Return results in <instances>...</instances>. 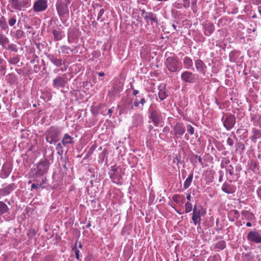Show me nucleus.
Wrapping results in <instances>:
<instances>
[{"label":"nucleus","mask_w":261,"mask_h":261,"mask_svg":"<svg viewBox=\"0 0 261 261\" xmlns=\"http://www.w3.org/2000/svg\"><path fill=\"white\" fill-rule=\"evenodd\" d=\"M73 249L75 250V257L77 259V260H79L80 259V251L79 250H78L77 248H74Z\"/></svg>","instance_id":"49530a36"},{"label":"nucleus","mask_w":261,"mask_h":261,"mask_svg":"<svg viewBox=\"0 0 261 261\" xmlns=\"http://www.w3.org/2000/svg\"><path fill=\"white\" fill-rule=\"evenodd\" d=\"M222 190L227 194H232L235 191V187L232 185L224 182L221 188Z\"/></svg>","instance_id":"6ab92c4d"},{"label":"nucleus","mask_w":261,"mask_h":261,"mask_svg":"<svg viewBox=\"0 0 261 261\" xmlns=\"http://www.w3.org/2000/svg\"><path fill=\"white\" fill-rule=\"evenodd\" d=\"M16 188L14 184H11L4 188L0 189V199L9 195Z\"/></svg>","instance_id":"ddd939ff"},{"label":"nucleus","mask_w":261,"mask_h":261,"mask_svg":"<svg viewBox=\"0 0 261 261\" xmlns=\"http://www.w3.org/2000/svg\"><path fill=\"white\" fill-rule=\"evenodd\" d=\"M185 138L186 140H188L190 139L189 136L187 134H186L185 135Z\"/></svg>","instance_id":"e2e57ef3"},{"label":"nucleus","mask_w":261,"mask_h":261,"mask_svg":"<svg viewBox=\"0 0 261 261\" xmlns=\"http://www.w3.org/2000/svg\"><path fill=\"white\" fill-rule=\"evenodd\" d=\"M195 66L198 72L202 74L205 73L206 66L201 60H196L195 61Z\"/></svg>","instance_id":"2eb2a0df"},{"label":"nucleus","mask_w":261,"mask_h":261,"mask_svg":"<svg viewBox=\"0 0 261 261\" xmlns=\"http://www.w3.org/2000/svg\"><path fill=\"white\" fill-rule=\"evenodd\" d=\"M47 7L46 0H37L33 6V10L36 12H41L45 10Z\"/></svg>","instance_id":"9b49d317"},{"label":"nucleus","mask_w":261,"mask_h":261,"mask_svg":"<svg viewBox=\"0 0 261 261\" xmlns=\"http://www.w3.org/2000/svg\"><path fill=\"white\" fill-rule=\"evenodd\" d=\"M98 74L100 76H103L105 75V73L103 72H99Z\"/></svg>","instance_id":"338daca9"},{"label":"nucleus","mask_w":261,"mask_h":261,"mask_svg":"<svg viewBox=\"0 0 261 261\" xmlns=\"http://www.w3.org/2000/svg\"><path fill=\"white\" fill-rule=\"evenodd\" d=\"M110 178L114 182H117L120 178V175L118 172V168L115 166L111 167V170L109 172Z\"/></svg>","instance_id":"f8f14e48"},{"label":"nucleus","mask_w":261,"mask_h":261,"mask_svg":"<svg viewBox=\"0 0 261 261\" xmlns=\"http://www.w3.org/2000/svg\"><path fill=\"white\" fill-rule=\"evenodd\" d=\"M183 2L184 4H182V5L185 8H188L190 7V0H184Z\"/></svg>","instance_id":"a18cd8bd"},{"label":"nucleus","mask_w":261,"mask_h":261,"mask_svg":"<svg viewBox=\"0 0 261 261\" xmlns=\"http://www.w3.org/2000/svg\"><path fill=\"white\" fill-rule=\"evenodd\" d=\"M140 97H141V95H138V96H136L134 102H139L140 100V99H139V98H140Z\"/></svg>","instance_id":"4d7b16f0"},{"label":"nucleus","mask_w":261,"mask_h":261,"mask_svg":"<svg viewBox=\"0 0 261 261\" xmlns=\"http://www.w3.org/2000/svg\"><path fill=\"white\" fill-rule=\"evenodd\" d=\"M131 89L133 90V94L134 95L136 96L139 93V91L138 90L134 89L133 86H131Z\"/></svg>","instance_id":"864d4df0"},{"label":"nucleus","mask_w":261,"mask_h":261,"mask_svg":"<svg viewBox=\"0 0 261 261\" xmlns=\"http://www.w3.org/2000/svg\"><path fill=\"white\" fill-rule=\"evenodd\" d=\"M258 139L257 137H254V135L251 137V140L255 142L256 139Z\"/></svg>","instance_id":"052dcab7"},{"label":"nucleus","mask_w":261,"mask_h":261,"mask_svg":"<svg viewBox=\"0 0 261 261\" xmlns=\"http://www.w3.org/2000/svg\"><path fill=\"white\" fill-rule=\"evenodd\" d=\"M66 81L61 76H57L53 80V86L56 88L63 87L65 86Z\"/></svg>","instance_id":"dca6fc26"},{"label":"nucleus","mask_w":261,"mask_h":261,"mask_svg":"<svg viewBox=\"0 0 261 261\" xmlns=\"http://www.w3.org/2000/svg\"><path fill=\"white\" fill-rule=\"evenodd\" d=\"M197 76V74L186 70L181 74V79L186 83H194L196 82Z\"/></svg>","instance_id":"6e6552de"},{"label":"nucleus","mask_w":261,"mask_h":261,"mask_svg":"<svg viewBox=\"0 0 261 261\" xmlns=\"http://www.w3.org/2000/svg\"><path fill=\"white\" fill-rule=\"evenodd\" d=\"M165 64L167 69L171 72H175L179 67L178 59L174 57H168L166 58Z\"/></svg>","instance_id":"20e7f679"},{"label":"nucleus","mask_w":261,"mask_h":261,"mask_svg":"<svg viewBox=\"0 0 261 261\" xmlns=\"http://www.w3.org/2000/svg\"><path fill=\"white\" fill-rule=\"evenodd\" d=\"M191 194H188V195L187 196V199L188 200H189V201H190V200H191Z\"/></svg>","instance_id":"69168bd1"},{"label":"nucleus","mask_w":261,"mask_h":261,"mask_svg":"<svg viewBox=\"0 0 261 261\" xmlns=\"http://www.w3.org/2000/svg\"><path fill=\"white\" fill-rule=\"evenodd\" d=\"M135 116L139 119H141L142 118L141 115L140 114H137L135 115Z\"/></svg>","instance_id":"680f3d73"},{"label":"nucleus","mask_w":261,"mask_h":261,"mask_svg":"<svg viewBox=\"0 0 261 261\" xmlns=\"http://www.w3.org/2000/svg\"><path fill=\"white\" fill-rule=\"evenodd\" d=\"M253 134L254 135V137H257V138H261V130L257 129H254L253 130Z\"/></svg>","instance_id":"a19ab883"},{"label":"nucleus","mask_w":261,"mask_h":261,"mask_svg":"<svg viewBox=\"0 0 261 261\" xmlns=\"http://www.w3.org/2000/svg\"><path fill=\"white\" fill-rule=\"evenodd\" d=\"M143 18L145 21L147 23L149 22V20L153 21L156 24H158V23L156 15L153 12H148V14H146V15L143 16Z\"/></svg>","instance_id":"a211bd4d"},{"label":"nucleus","mask_w":261,"mask_h":261,"mask_svg":"<svg viewBox=\"0 0 261 261\" xmlns=\"http://www.w3.org/2000/svg\"><path fill=\"white\" fill-rule=\"evenodd\" d=\"M196 158H198V162L201 164H202V159L200 156H198V155H196Z\"/></svg>","instance_id":"bf43d9fd"},{"label":"nucleus","mask_w":261,"mask_h":261,"mask_svg":"<svg viewBox=\"0 0 261 261\" xmlns=\"http://www.w3.org/2000/svg\"><path fill=\"white\" fill-rule=\"evenodd\" d=\"M41 187H42V184H33L31 186V189L32 190L33 189H37V188H41Z\"/></svg>","instance_id":"09e8293b"},{"label":"nucleus","mask_w":261,"mask_h":261,"mask_svg":"<svg viewBox=\"0 0 261 261\" xmlns=\"http://www.w3.org/2000/svg\"><path fill=\"white\" fill-rule=\"evenodd\" d=\"M186 131V127L182 123H176L173 127L174 134L176 136H182Z\"/></svg>","instance_id":"4468645a"},{"label":"nucleus","mask_w":261,"mask_h":261,"mask_svg":"<svg viewBox=\"0 0 261 261\" xmlns=\"http://www.w3.org/2000/svg\"><path fill=\"white\" fill-rule=\"evenodd\" d=\"M9 3L12 8L18 11H24L31 5V0H9Z\"/></svg>","instance_id":"f03ea898"},{"label":"nucleus","mask_w":261,"mask_h":261,"mask_svg":"<svg viewBox=\"0 0 261 261\" xmlns=\"http://www.w3.org/2000/svg\"><path fill=\"white\" fill-rule=\"evenodd\" d=\"M258 10L259 14L261 15V6H259L258 7Z\"/></svg>","instance_id":"774afa93"},{"label":"nucleus","mask_w":261,"mask_h":261,"mask_svg":"<svg viewBox=\"0 0 261 261\" xmlns=\"http://www.w3.org/2000/svg\"><path fill=\"white\" fill-rule=\"evenodd\" d=\"M8 49L15 53H17L18 51L17 45L13 43H11L8 45Z\"/></svg>","instance_id":"4c0bfd02"},{"label":"nucleus","mask_w":261,"mask_h":261,"mask_svg":"<svg viewBox=\"0 0 261 261\" xmlns=\"http://www.w3.org/2000/svg\"><path fill=\"white\" fill-rule=\"evenodd\" d=\"M53 34L54 37V39L56 41L60 40L62 38V34L59 30H54Z\"/></svg>","instance_id":"c756f323"},{"label":"nucleus","mask_w":261,"mask_h":261,"mask_svg":"<svg viewBox=\"0 0 261 261\" xmlns=\"http://www.w3.org/2000/svg\"><path fill=\"white\" fill-rule=\"evenodd\" d=\"M140 11L142 12V15L143 17L144 15H146V14L148 13V12H146L144 9L141 10Z\"/></svg>","instance_id":"6e6d98bb"},{"label":"nucleus","mask_w":261,"mask_h":261,"mask_svg":"<svg viewBox=\"0 0 261 261\" xmlns=\"http://www.w3.org/2000/svg\"><path fill=\"white\" fill-rule=\"evenodd\" d=\"M47 58L53 64L57 67H60L62 65V60L57 59L53 54H48Z\"/></svg>","instance_id":"aec40b11"},{"label":"nucleus","mask_w":261,"mask_h":261,"mask_svg":"<svg viewBox=\"0 0 261 261\" xmlns=\"http://www.w3.org/2000/svg\"><path fill=\"white\" fill-rule=\"evenodd\" d=\"M105 13V10L104 9H101L99 12H98V16H97V20H99L100 18H101V17L102 16V15L104 14Z\"/></svg>","instance_id":"c03bdc74"},{"label":"nucleus","mask_w":261,"mask_h":261,"mask_svg":"<svg viewBox=\"0 0 261 261\" xmlns=\"http://www.w3.org/2000/svg\"><path fill=\"white\" fill-rule=\"evenodd\" d=\"M193 210L192 208V204L190 202H187L185 203V213H189Z\"/></svg>","instance_id":"e433bc0d"},{"label":"nucleus","mask_w":261,"mask_h":261,"mask_svg":"<svg viewBox=\"0 0 261 261\" xmlns=\"http://www.w3.org/2000/svg\"><path fill=\"white\" fill-rule=\"evenodd\" d=\"M0 28L4 31H8L9 30L7 19L4 16H1L0 17Z\"/></svg>","instance_id":"393cba45"},{"label":"nucleus","mask_w":261,"mask_h":261,"mask_svg":"<svg viewBox=\"0 0 261 261\" xmlns=\"http://www.w3.org/2000/svg\"><path fill=\"white\" fill-rule=\"evenodd\" d=\"M241 215L243 217V219L251 221L255 220V217L254 215L247 211H243L241 212Z\"/></svg>","instance_id":"5701e85b"},{"label":"nucleus","mask_w":261,"mask_h":261,"mask_svg":"<svg viewBox=\"0 0 261 261\" xmlns=\"http://www.w3.org/2000/svg\"><path fill=\"white\" fill-rule=\"evenodd\" d=\"M196 2H197V0H192V2H191V4H192V9H194L196 6Z\"/></svg>","instance_id":"603ef678"},{"label":"nucleus","mask_w":261,"mask_h":261,"mask_svg":"<svg viewBox=\"0 0 261 261\" xmlns=\"http://www.w3.org/2000/svg\"><path fill=\"white\" fill-rule=\"evenodd\" d=\"M40 69V66L37 64H35L33 66V70L35 72H38Z\"/></svg>","instance_id":"de8ad7c7"},{"label":"nucleus","mask_w":261,"mask_h":261,"mask_svg":"<svg viewBox=\"0 0 261 261\" xmlns=\"http://www.w3.org/2000/svg\"><path fill=\"white\" fill-rule=\"evenodd\" d=\"M49 163L47 159L41 160L37 164L35 174L36 176H41L46 173L49 168Z\"/></svg>","instance_id":"39448f33"},{"label":"nucleus","mask_w":261,"mask_h":261,"mask_svg":"<svg viewBox=\"0 0 261 261\" xmlns=\"http://www.w3.org/2000/svg\"><path fill=\"white\" fill-rule=\"evenodd\" d=\"M19 61H20V59H19V57L15 56V57L10 58L9 59L8 62L10 64L15 65V64H16L17 63H18L19 62Z\"/></svg>","instance_id":"72a5a7b5"},{"label":"nucleus","mask_w":261,"mask_h":261,"mask_svg":"<svg viewBox=\"0 0 261 261\" xmlns=\"http://www.w3.org/2000/svg\"><path fill=\"white\" fill-rule=\"evenodd\" d=\"M30 63L31 64H36V63H38V58L36 56L34 59L32 60L31 61H30Z\"/></svg>","instance_id":"3c124183"},{"label":"nucleus","mask_w":261,"mask_h":261,"mask_svg":"<svg viewBox=\"0 0 261 261\" xmlns=\"http://www.w3.org/2000/svg\"><path fill=\"white\" fill-rule=\"evenodd\" d=\"M60 49L61 50L62 53L69 54L70 51H71V49L67 46L63 45L60 47Z\"/></svg>","instance_id":"c9c22d12"},{"label":"nucleus","mask_w":261,"mask_h":261,"mask_svg":"<svg viewBox=\"0 0 261 261\" xmlns=\"http://www.w3.org/2000/svg\"><path fill=\"white\" fill-rule=\"evenodd\" d=\"M122 90V89L121 88H120L119 89H117L116 86H114L113 87V90L112 91H109V94L111 96H114L115 94L118 93Z\"/></svg>","instance_id":"f704fd0d"},{"label":"nucleus","mask_w":261,"mask_h":261,"mask_svg":"<svg viewBox=\"0 0 261 261\" xmlns=\"http://www.w3.org/2000/svg\"><path fill=\"white\" fill-rule=\"evenodd\" d=\"M6 69V62L4 59L0 58V70L4 71Z\"/></svg>","instance_id":"58836bf2"},{"label":"nucleus","mask_w":261,"mask_h":261,"mask_svg":"<svg viewBox=\"0 0 261 261\" xmlns=\"http://www.w3.org/2000/svg\"><path fill=\"white\" fill-rule=\"evenodd\" d=\"M204 34L210 36L215 30V26L212 23H207L204 24Z\"/></svg>","instance_id":"b1692460"},{"label":"nucleus","mask_w":261,"mask_h":261,"mask_svg":"<svg viewBox=\"0 0 261 261\" xmlns=\"http://www.w3.org/2000/svg\"><path fill=\"white\" fill-rule=\"evenodd\" d=\"M9 42V39L3 34H0V45L3 47H5L6 45Z\"/></svg>","instance_id":"cd10ccee"},{"label":"nucleus","mask_w":261,"mask_h":261,"mask_svg":"<svg viewBox=\"0 0 261 261\" xmlns=\"http://www.w3.org/2000/svg\"><path fill=\"white\" fill-rule=\"evenodd\" d=\"M146 100H145V99L144 98V97H143V95L142 94L141 95V97H140V101L139 102H134V106L135 107H140V105H141L142 106V107H143V106H144V105L146 103Z\"/></svg>","instance_id":"2f4dec72"},{"label":"nucleus","mask_w":261,"mask_h":261,"mask_svg":"<svg viewBox=\"0 0 261 261\" xmlns=\"http://www.w3.org/2000/svg\"><path fill=\"white\" fill-rule=\"evenodd\" d=\"M17 22V17L16 15H9L8 22L10 27H13Z\"/></svg>","instance_id":"c85d7f7f"},{"label":"nucleus","mask_w":261,"mask_h":261,"mask_svg":"<svg viewBox=\"0 0 261 261\" xmlns=\"http://www.w3.org/2000/svg\"><path fill=\"white\" fill-rule=\"evenodd\" d=\"M61 142L64 146H66L68 144H72L74 143V138L68 134H65L61 140Z\"/></svg>","instance_id":"f3484780"},{"label":"nucleus","mask_w":261,"mask_h":261,"mask_svg":"<svg viewBox=\"0 0 261 261\" xmlns=\"http://www.w3.org/2000/svg\"><path fill=\"white\" fill-rule=\"evenodd\" d=\"M183 64L186 69H192L193 66V62L192 59L188 56L185 57L183 59Z\"/></svg>","instance_id":"4be33fe9"},{"label":"nucleus","mask_w":261,"mask_h":261,"mask_svg":"<svg viewBox=\"0 0 261 261\" xmlns=\"http://www.w3.org/2000/svg\"><path fill=\"white\" fill-rule=\"evenodd\" d=\"M70 3V0H58L56 7L59 17H63L65 14L68 13V6Z\"/></svg>","instance_id":"7ed1b4c3"},{"label":"nucleus","mask_w":261,"mask_h":261,"mask_svg":"<svg viewBox=\"0 0 261 261\" xmlns=\"http://www.w3.org/2000/svg\"><path fill=\"white\" fill-rule=\"evenodd\" d=\"M193 174L191 173L189 175L188 177L187 178L185 181L184 182V188L185 189H188L190 186L193 180Z\"/></svg>","instance_id":"bb28decb"},{"label":"nucleus","mask_w":261,"mask_h":261,"mask_svg":"<svg viewBox=\"0 0 261 261\" xmlns=\"http://www.w3.org/2000/svg\"><path fill=\"white\" fill-rule=\"evenodd\" d=\"M187 130L191 135L194 134V128L191 124L187 125Z\"/></svg>","instance_id":"ea45409f"},{"label":"nucleus","mask_w":261,"mask_h":261,"mask_svg":"<svg viewBox=\"0 0 261 261\" xmlns=\"http://www.w3.org/2000/svg\"><path fill=\"white\" fill-rule=\"evenodd\" d=\"M172 199L176 203H179L180 201V196L178 194H175L172 196Z\"/></svg>","instance_id":"79ce46f5"},{"label":"nucleus","mask_w":261,"mask_h":261,"mask_svg":"<svg viewBox=\"0 0 261 261\" xmlns=\"http://www.w3.org/2000/svg\"><path fill=\"white\" fill-rule=\"evenodd\" d=\"M224 126L227 130H230L236 123V117L232 114H229L226 116L225 118H222Z\"/></svg>","instance_id":"0eeeda50"},{"label":"nucleus","mask_w":261,"mask_h":261,"mask_svg":"<svg viewBox=\"0 0 261 261\" xmlns=\"http://www.w3.org/2000/svg\"><path fill=\"white\" fill-rule=\"evenodd\" d=\"M149 118L156 126L159 125L162 120L161 112L156 110H152L150 112Z\"/></svg>","instance_id":"9d476101"},{"label":"nucleus","mask_w":261,"mask_h":261,"mask_svg":"<svg viewBox=\"0 0 261 261\" xmlns=\"http://www.w3.org/2000/svg\"><path fill=\"white\" fill-rule=\"evenodd\" d=\"M226 142H227V144L230 146H232L234 144L233 139L230 137L228 138V139H227Z\"/></svg>","instance_id":"37998d69"},{"label":"nucleus","mask_w":261,"mask_h":261,"mask_svg":"<svg viewBox=\"0 0 261 261\" xmlns=\"http://www.w3.org/2000/svg\"><path fill=\"white\" fill-rule=\"evenodd\" d=\"M257 194H258V196L261 199V188H259L257 190Z\"/></svg>","instance_id":"13d9d810"},{"label":"nucleus","mask_w":261,"mask_h":261,"mask_svg":"<svg viewBox=\"0 0 261 261\" xmlns=\"http://www.w3.org/2000/svg\"><path fill=\"white\" fill-rule=\"evenodd\" d=\"M182 6V4H180L179 3H177V2H175L174 4V5H173V6L175 8H177V9H180V8H181Z\"/></svg>","instance_id":"8fccbe9b"},{"label":"nucleus","mask_w":261,"mask_h":261,"mask_svg":"<svg viewBox=\"0 0 261 261\" xmlns=\"http://www.w3.org/2000/svg\"><path fill=\"white\" fill-rule=\"evenodd\" d=\"M158 95L161 100H163L167 98L168 95L165 90V85L161 84L159 86Z\"/></svg>","instance_id":"412c9836"},{"label":"nucleus","mask_w":261,"mask_h":261,"mask_svg":"<svg viewBox=\"0 0 261 261\" xmlns=\"http://www.w3.org/2000/svg\"><path fill=\"white\" fill-rule=\"evenodd\" d=\"M246 226L247 227H251L252 226V224L250 222H248L246 223Z\"/></svg>","instance_id":"0e129e2a"},{"label":"nucleus","mask_w":261,"mask_h":261,"mask_svg":"<svg viewBox=\"0 0 261 261\" xmlns=\"http://www.w3.org/2000/svg\"><path fill=\"white\" fill-rule=\"evenodd\" d=\"M202 208L196 207L194 206L192 220L193 221V223L195 225H198V227L200 228V224L201 221V217L202 215L201 213Z\"/></svg>","instance_id":"1a4fd4ad"},{"label":"nucleus","mask_w":261,"mask_h":261,"mask_svg":"<svg viewBox=\"0 0 261 261\" xmlns=\"http://www.w3.org/2000/svg\"><path fill=\"white\" fill-rule=\"evenodd\" d=\"M63 144L62 142L58 143L56 147V149L57 151V153L60 155H62L63 154L64 150L63 147Z\"/></svg>","instance_id":"7c9ffc66"},{"label":"nucleus","mask_w":261,"mask_h":261,"mask_svg":"<svg viewBox=\"0 0 261 261\" xmlns=\"http://www.w3.org/2000/svg\"><path fill=\"white\" fill-rule=\"evenodd\" d=\"M61 130L56 126L50 127L45 133L46 141L49 144H55L60 140Z\"/></svg>","instance_id":"f257e3e1"},{"label":"nucleus","mask_w":261,"mask_h":261,"mask_svg":"<svg viewBox=\"0 0 261 261\" xmlns=\"http://www.w3.org/2000/svg\"><path fill=\"white\" fill-rule=\"evenodd\" d=\"M9 210L8 205L2 201H0V215L7 213Z\"/></svg>","instance_id":"a878e982"},{"label":"nucleus","mask_w":261,"mask_h":261,"mask_svg":"<svg viewBox=\"0 0 261 261\" xmlns=\"http://www.w3.org/2000/svg\"><path fill=\"white\" fill-rule=\"evenodd\" d=\"M24 35V32L21 30H17L15 32L14 37L17 39H20Z\"/></svg>","instance_id":"473e14b6"},{"label":"nucleus","mask_w":261,"mask_h":261,"mask_svg":"<svg viewBox=\"0 0 261 261\" xmlns=\"http://www.w3.org/2000/svg\"><path fill=\"white\" fill-rule=\"evenodd\" d=\"M232 212L233 213L234 215L237 218L239 217V213L237 210H233Z\"/></svg>","instance_id":"5fc2aeb1"},{"label":"nucleus","mask_w":261,"mask_h":261,"mask_svg":"<svg viewBox=\"0 0 261 261\" xmlns=\"http://www.w3.org/2000/svg\"><path fill=\"white\" fill-rule=\"evenodd\" d=\"M247 239L250 242L261 243V230L257 231L254 229L249 231L247 235Z\"/></svg>","instance_id":"423d86ee"}]
</instances>
